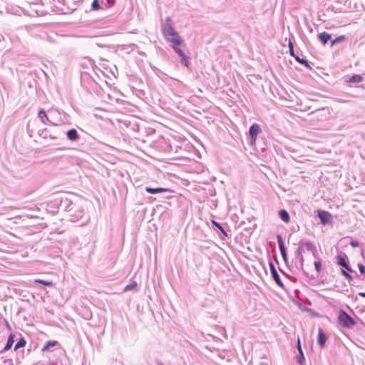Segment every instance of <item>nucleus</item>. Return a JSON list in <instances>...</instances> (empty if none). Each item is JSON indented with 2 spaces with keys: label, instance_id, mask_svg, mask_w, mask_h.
<instances>
[{
  "label": "nucleus",
  "instance_id": "nucleus-1",
  "mask_svg": "<svg viewBox=\"0 0 365 365\" xmlns=\"http://www.w3.org/2000/svg\"><path fill=\"white\" fill-rule=\"evenodd\" d=\"M162 31L166 41L171 43V45H182L183 43V40L175 30L170 17L165 18V24L162 26Z\"/></svg>",
  "mask_w": 365,
  "mask_h": 365
},
{
  "label": "nucleus",
  "instance_id": "nucleus-2",
  "mask_svg": "<svg viewBox=\"0 0 365 365\" xmlns=\"http://www.w3.org/2000/svg\"><path fill=\"white\" fill-rule=\"evenodd\" d=\"M339 324L344 328L351 329L356 324V321L344 310L341 309L338 315Z\"/></svg>",
  "mask_w": 365,
  "mask_h": 365
},
{
  "label": "nucleus",
  "instance_id": "nucleus-3",
  "mask_svg": "<svg viewBox=\"0 0 365 365\" xmlns=\"http://www.w3.org/2000/svg\"><path fill=\"white\" fill-rule=\"evenodd\" d=\"M75 207L76 204L68 198L61 199L58 205L59 209L68 212H72Z\"/></svg>",
  "mask_w": 365,
  "mask_h": 365
},
{
  "label": "nucleus",
  "instance_id": "nucleus-4",
  "mask_svg": "<svg viewBox=\"0 0 365 365\" xmlns=\"http://www.w3.org/2000/svg\"><path fill=\"white\" fill-rule=\"evenodd\" d=\"M262 133V129L257 123H253L249 129V135L250 136L251 143H255L257 135Z\"/></svg>",
  "mask_w": 365,
  "mask_h": 365
},
{
  "label": "nucleus",
  "instance_id": "nucleus-5",
  "mask_svg": "<svg viewBox=\"0 0 365 365\" xmlns=\"http://www.w3.org/2000/svg\"><path fill=\"white\" fill-rule=\"evenodd\" d=\"M317 216L319 218L320 222L323 225H326L331 222L332 216H331V213H329L328 211L318 210Z\"/></svg>",
  "mask_w": 365,
  "mask_h": 365
},
{
  "label": "nucleus",
  "instance_id": "nucleus-6",
  "mask_svg": "<svg viewBox=\"0 0 365 365\" xmlns=\"http://www.w3.org/2000/svg\"><path fill=\"white\" fill-rule=\"evenodd\" d=\"M277 241L278 247H279L281 255L283 258V260L284 261V262L287 263L288 258H287V250L284 246L283 238L280 235H277Z\"/></svg>",
  "mask_w": 365,
  "mask_h": 365
},
{
  "label": "nucleus",
  "instance_id": "nucleus-7",
  "mask_svg": "<svg viewBox=\"0 0 365 365\" xmlns=\"http://www.w3.org/2000/svg\"><path fill=\"white\" fill-rule=\"evenodd\" d=\"M269 265L272 277L273 279L274 280V282H276V284L278 286H279L280 287L284 288V285L282 281L281 280L280 277H279V274L277 273V271L274 264L272 262H270L269 263Z\"/></svg>",
  "mask_w": 365,
  "mask_h": 365
},
{
  "label": "nucleus",
  "instance_id": "nucleus-8",
  "mask_svg": "<svg viewBox=\"0 0 365 365\" xmlns=\"http://www.w3.org/2000/svg\"><path fill=\"white\" fill-rule=\"evenodd\" d=\"M83 210L76 205V207L71 212L72 221H77L83 216Z\"/></svg>",
  "mask_w": 365,
  "mask_h": 365
},
{
  "label": "nucleus",
  "instance_id": "nucleus-9",
  "mask_svg": "<svg viewBox=\"0 0 365 365\" xmlns=\"http://www.w3.org/2000/svg\"><path fill=\"white\" fill-rule=\"evenodd\" d=\"M38 117L41 119V122L46 125H56L52 122L48 115L46 114L43 109H40L38 113Z\"/></svg>",
  "mask_w": 365,
  "mask_h": 365
},
{
  "label": "nucleus",
  "instance_id": "nucleus-10",
  "mask_svg": "<svg viewBox=\"0 0 365 365\" xmlns=\"http://www.w3.org/2000/svg\"><path fill=\"white\" fill-rule=\"evenodd\" d=\"M145 190L148 192V193H150V194H158V193H163V192H172V190H170V189H167V188H163V187H155V188H153V187H148V186H146L145 187Z\"/></svg>",
  "mask_w": 365,
  "mask_h": 365
},
{
  "label": "nucleus",
  "instance_id": "nucleus-11",
  "mask_svg": "<svg viewBox=\"0 0 365 365\" xmlns=\"http://www.w3.org/2000/svg\"><path fill=\"white\" fill-rule=\"evenodd\" d=\"M327 340V336L325 332L322 330V329L319 328L317 337V343L321 348L324 347Z\"/></svg>",
  "mask_w": 365,
  "mask_h": 365
},
{
  "label": "nucleus",
  "instance_id": "nucleus-12",
  "mask_svg": "<svg viewBox=\"0 0 365 365\" xmlns=\"http://www.w3.org/2000/svg\"><path fill=\"white\" fill-rule=\"evenodd\" d=\"M66 137L71 141H77L80 139V135L75 128H71L66 132Z\"/></svg>",
  "mask_w": 365,
  "mask_h": 365
},
{
  "label": "nucleus",
  "instance_id": "nucleus-13",
  "mask_svg": "<svg viewBox=\"0 0 365 365\" xmlns=\"http://www.w3.org/2000/svg\"><path fill=\"white\" fill-rule=\"evenodd\" d=\"M304 262V257H299V258L295 257V259L292 261V262L294 263L295 269L298 271L303 272V273L305 275H307V273L304 271V267H303Z\"/></svg>",
  "mask_w": 365,
  "mask_h": 365
},
{
  "label": "nucleus",
  "instance_id": "nucleus-14",
  "mask_svg": "<svg viewBox=\"0 0 365 365\" xmlns=\"http://www.w3.org/2000/svg\"><path fill=\"white\" fill-rule=\"evenodd\" d=\"M331 34L324 31L318 35V38L323 45H326L331 39Z\"/></svg>",
  "mask_w": 365,
  "mask_h": 365
},
{
  "label": "nucleus",
  "instance_id": "nucleus-15",
  "mask_svg": "<svg viewBox=\"0 0 365 365\" xmlns=\"http://www.w3.org/2000/svg\"><path fill=\"white\" fill-rule=\"evenodd\" d=\"M301 245V247H305L307 251H310L312 252V254H314L317 252V247L314 246V245L311 242H300L299 243Z\"/></svg>",
  "mask_w": 365,
  "mask_h": 365
},
{
  "label": "nucleus",
  "instance_id": "nucleus-16",
  "mask_svg": "<svg viewBox=\"0 0 365 365\" xmlns=\"http://www.w3.org/2000/svg\"><path fill=\"white\" fill-rule=\"evenodd\" d=\"M58 344V342L55 340L48 341L43 346L41 351L43 352L51 351V348L55 347Z\"/></svg>",
  "mask_w": 365,
  "mask_h": 365
},
{
  "label": "nucleus",
  "instance_id": "nucleus-17",
  "mask_svg": "<svg viewBox=\"0 0 365 365\" xmlns=\"http://www.w3.org/2000/svg\"><path fill=\"white\" fill-rule=\"evenodd\" d=\"M336 263L338 265L346 264V262L348 261L347 255L341 252L336 257Z\"/></svg>",
  "mask_w": 365,
  "mask_h": 365
},
{
  "label": "nucleus",
  "instance_id": "nucleus-18",
  "mask_svg": "<svg viewBox=\"0 0 365 365\" xmlns=\"http://www.w3.org/2000/svg\"><path fill=\"white\" fill-rule=\"evenodd\" d=\"M14 342V335L13 334H11L8 337L7 342H6L5 346L4 347L2 351H0V353H3L4 351L9 350L11 348Z\"/></svg>",
  "mask_w": 365,
  "mask_h": 365
},
{
  "label": "nucleus",
  "instance_id": "nucleus-19",
  "mask_svg": "<svg viewBox=\"0 0 365 365\" xmlns=\"http://www.w3.org/2000/svg\"><path fill=\"white\" fill-rule=\"evenodd\" d=\"M279 216L280 219L285 223H288L290 221L289 214L286 210H280L279 211Z\"/></svg>",
  "mask_w": 365,
  "mask_h": 365
},
{
  "label": "nucleus",
  "instance_id": "nucleus-20",
  "mask_svg": "<svg viewBox=\"0 0 365 365\" xmlns=\"http://www.w3.org/2000/svg\"><path fill=\"white\" fill-rule=\"evenodd\" d=\"M363 79L364 78L361 75L354 74L349 77L348 80L346 79V81L349 83H356L363 81Z\"/></svg>",
  "mask_w": 365,
  "mask_h": 365
},
{
  "label": "nucleus",
  "instance_id": "nucleus-21",
  "mask_svg": "<svg viewBox=\"0 0 365 365\" xmlns=\"http://www.w3.org/2000/svg\"><path fill=\"white\" fill-rule=\"evenodd\" d=\"M115 3V0H101L103 9H108L113 6Z\"/></svg>",
  "mask_w": 365,
  "mask_h": 365
},
{
  "label": "nucleus",
  "instance_id": "nucleus-22",
  "mask_svg": "<svg viewBox=\"0 0 365 365\" xmlns=\"http://www.w3.org/2000/svg\"><path fill=\"white\" fill-rule=\"evenodd\" d=\"M180 57V63L187 68H189L190 66V58L187 56L185 53L182 56Z\"/></svg>",
  "mask_w": 365,
  "mask_h": 365
},
{
  "label": "nucleus",
  "instance_id": "nucleus-23",
  "mask_svg": "<svg viewBox=\"0 0 365 365\" xmlns=\"http://www.w3.org/2000/svg\"><path fill=\"white\" fill-rule=\"evenodd\" d=\"M26 341L24 337H21L17 343L14 346V351H16L19 348L24 347L26 346Z\"/></svg>",
  "mask_w": 365,
  "mask_h": 365
},
{
  "label": "nucleus",
  "instance_id": "nucleus-24",
  "mask_svg": "<svg viewBox=\"0 0 365 365\" xmlns=\"http://www.w3.org/2000/svg\"><path fill=\"white\" fill-rule=\"evenodd\" d=\"M294 59L302 65L305 66L307 68H311L309 62L305 58H302L299 56H294Z\"/></svg>",
  "mask_w": 365,
  "mask_h": 365
},
{
  "label": "nucleus",
  "instance_id": "nucleus-25",
  "mask_svg": "<svg viewBox=\"0 0 365 365\" xmlns=\"http://www.w3.org/2000/svg\"><path fill=\"white\" fill-rule=\"evenodd\" d=\"M346 40V37L344 35L339 36L336 38H335L334 40L331 42V46H334L337 43H340Z\"/></svg>",
  "mask_w": 365,
  "mask_h": 365
},
{
  "label": "nucleus",
  "instance_id": "nucleus-26",
  "mask_svg": "<svg viewBox=\"0 0 365 365\" xmlns=\"http://www.w3.org/2000/svg\"><path fill=\"white\" fill-rule=\"evenodd\" d=\"M101 4V0H93L91 4V8L93 11L99 10L101 9H103Z\"/></svg>",
  "mask_w": 365,
  "mask_h": 365
},
{
  "label": "nucleus",
  "instance_id": "nucleus-27",
  "mask_svg": "<svg viewBox=\"0 0 365 365\" xmlns=\"http://www.w3.org/2000/svg\"><path fill=\"white\" fill-rule=\"evenodd\" d=\"M212 223L222 232V234L224 236L227 237V232H226V230L224 229L221 224L216 221H212Z\"/></svg>",
  "mask_w": 365,
  "mask_h": 365
},
{
  "label": "nucleus",
  "instance_id": "nucleus-28",
  "mask_svg": "<svg viewBox=\"0 0 365 365\" xmlns=\"http://www.w3.org/2000/svg\"><path fill=\"white\" fill-rule=\"evenodd\" d=\"M180 45H171V48L174 50V51L178 54L179 56H182L185 53L179 47Z\"/></svg>",
  "mask_w": 365,
  "mask_h": 365
},
{
  "label": "nucleus",
  "instance_id": "nucleus-29",
  "mask_svg": "<svg viewBox=\"0 0 365 365\" xmlns=\"http://www.w3.org/2000/svg\"><path fill=\"white\" fill-rule=\"evenodd\" d=\"M297 359L301 365L304 362L305 358L302 350L299 351V353L297 354Z\"/></svg>",
  "mask_w": 365,
  "mask_h": 365
},
{
  "label": "nucleus",
  "instance_id": "nucleus-30",
  "mask_svg": "<svg viewBox=\"0 0 365 365\" xmlns=\"http://www.w3.org/2000/svg\"><path fill=\"white\" fill-rule=\"evenodd\" d=\"M35 283L41 284L46 287H52L53 285V284L51 281H47V280H43V279H36Z\"/></svg>",
  "mask_w": 365,
  "mask_h": 365
},
{
  "label": "nucleus",
  "instance_id": "nucleus-31",
  "mask_svg": "<svg viewBox=\"0 0 365 365\" xmlns=\"http://www.w3.org/2000/svg\"><path fill=\"white\" fill-rule=\"evenodd\" d=\"M303 247H301V245L299 244V248L297 250L296 252H295V255H296V257L297 258H299V257H303V252H304V250L302 249Z\"/></svg>",
  "mask_w": 365,
  "mask_h": 365
},
{
  "label": "nucleus",
  "instance_id": "nucleus-32",
  "mask_svg": "<svg viewBox=\"0 0 365 365\" xmlns=\"http://www.w3.org/2000/svg\"><path fill=\"white\" fill-rule=\"evenodd\" d=\"M314 267H315V269H316L317 274H319L322 270V263H321L320 260L315 261L314 262Z\"/></svg>",
  "mask_w": 365,
  "mask_h": 365
},
{
  "label": "nucleus",
  "instance_id": "nucleus-33",
  "mask_svg": "<svg viewBox=\"0 0 365 365\" xmlns=\"http://www.w3.org/2000/svg\"><path fill=\"white\" fill-rule=\"evenodd\" d=\"M340 266H341V267H344V268H345L348 272H354V273H355V274H356V277H359V275H358L357 272H356L355 271H354V270L351 269V267L349 266V262H348V261L346 262V264H341V265H340Z\"/></svg>",
  "mask_w": 365,
  "mask_h": 365
},
{
  "label": "nucleus",
  "instance_id": "nucleus-34",
  "mask_svg": "<svg viewBox=\"0 0 365 365\" xmlns=\"http://www.w3.org/2000/svg\"><path fill=\"white\" fill-rule=\"evenodd\" d=\"M340 266H341V267H344V268H345L348 272H354V273H355V274H356V277H359V275H358L357 272H356L355 271H354V270L351 269V267L349 266V262H348V261L346 262V264H341V265H340Z\"/></svg>",
  "mask_w": 365,
  "mask_h": 365
},
{
  "label": "nucleus",
  "instance_id": "nucleus-35",
  "mask_svg": "<svg viewBox=\"0 0 365 365\" xmlns=\"http://www.w3.org/2000/svg\"><path fill=\"white\" fill-rule=\"evenodd\" d=\"M137 287V283L135 282H133L132 283L128 284L127 286H125V287L124 288V291L126 292V291H130L133 289H134L135 287Z\"/></svg>",
  "mask_w": 365,
  "mask_h": 365
},
{
  "label": "nucleus",
  "instance_id": "nucleus-36",
  "mask_svg": "<svg viewBox=\"0 0 365 365\" xmlns=\"http://www.w3.org/2000/svg\"><path fill=\"white\" fill-rule=\"evenodd\" d=\"M341 272L342 275L344 276L347 279L353 280V277L345 269H341Z\"/></svg>",
  "mask_w": 365,
  "mask_h": 365
},
{
  "label": "nucleus",
  "instance_id": "nucleus-37",
  "mask_svg": "<svg viewBox=\"0 0 365 365\" xmlns=\"http://www.w3.org/2000/svg\"><path fill=\"white\" fill-rule=\"evenodd\" d=\"M38 135L43 138H46L48 137V129L44 128V129L40 130L38 131Z\"/></svg>",
  "mask_w": 365,
  "mask_h": 365
},
{
  "label": "nucleus",
  "instance_id": "nucleus-38",
  "mask_svg": "<svg viewBox=\"0 0 365 365\" xmlns=\"http://www.w3.org/2000/svg\"><path fill=\"white\" fill-rule=\"evenodd\" d=\"M357 266L360 273L365 276V266L361 263H359Z\"/></svg>",
  "mask_w": 365,
  "mask_h": 365
},
{
  "label": "nucleus",
  "instance_id": "nucleus-39",
  "mask_svg": "<svg viewBox=\"0 0 365 365\" xmlns=\"http://www.w3.org/2000/svg\"><path fill=\"white\" fill-rule=\"evenodd\" d=\"M350 245L354 248L358 247H359V242L356 240H351L350 242Z\"/></svg>",
  "mask_w": 365,
  "mask_h": 365
},
{
  "label": "nucleus",
  "instance_id": "nucleus-40",
  "mask_svg": "<svg viewBox=\"0 0 365 365\" xmlns=\"http://www.w3.org/2000/svg\"><path fill=\"white\" fill-rule=\"evenodd\" d=\"M297 349H298V351L300 350H302L299 339H298V340H297Z\"/></svg>",
  "mask_w": 365,
  "mask_h": 365
},
{
  "label": "nucleus",
  "instance_id": "nucleus-41",
  "mask_svg": "<svg viewBox=\"0 0 365 365\" xmlns=\"http://www.w3.org/2000/svg\"><path fill=\"white\" fill-rule=\"evenodd\" d=\"M289 53L292 56H293L294 58V56H297L295 54H294V48H292V49H289Z\"/></svg>",
  "mask_w": 365,
  "mask_h": 365
},
{
  "label": "nucleus",
  "instance_id": "nucleus-42",
  "mask_svg": "<svg viewBox=\"0 0 365 365\" xmlns=\"http://www.w3.org/2000/svg\"><path fill=\"white\" fill-rule=\"evenodd\" d=\"M289 49L294 48V45H293V43H292V42L291 41L290 39H289Z\"/></svg>",
  "mask_w": 365,
  "mask_h": 365
},
{
  "label": "nucleus",
  "instance_id": "nucleus-43",
  "mask_svg": "<svg viewBox=\"0 0 365 365\" xmlns=\"http://www.w3.org/2000/svg\"><path fill=\"white\" fill-rule=\"evenodd\" d=\"M313 256H314V257L315 259H319V256H318V253H317V252L316 253L313 254Z\"/></svg>",
  "mask_w": 365,
  "mask_h": 365
},
{
  "label": "nucleus",
  "instance_id": "nucleus-44",
  "mask_svg": "<svg viewBox=\"0 0 365 365\" xmlns=\"http://www.w3.org/2000/svg\"><path fill=\"white\" fill-rule=\"evenodd\" d=\"M359 295H360L362 297H365V292L359 293Z\"/></svg>",
  "mask_w": 365,
  "mask_h": 365
},
{
  "label": "nucleus",
  "instance_id": "nucleus-45",
  "mask_svg": "<svg viewBox=\"0 0 365 365\" xmlns=\"http://www.w3.org/2000/svg\"><path fill=\"white\" fill-rule=\"evenodd\" d=\"M9 361L10 365H14V363L11 359H9Z\"/></svg>",
  "mask_w": 365,
  "mask_h": 365
},
{
  "label": "nucleus",
  "instance_id": "nucleus-46",
  "mask_svg": "<svg viewBox=\"0 0 365 365\" xmlns=\"http://www.w3.org/2000/svg\"><path fill=\"white\" fill-rule=\"evenodd\" d=\"M158 365H164L161 361L158 362Z\"/></svg>",
  "mask_w": 365,
  "mask_h": 365
},
{
  "label": "nucleus",
  "instance_id": "nucleus-47",
  "mask_svg": "<svg viewBox=\"0 0 365 365\" xmlns=\"http://www.w3.org/2000/svg\"><path fill=\"white\" fill-rule=\"evenodd\" d=\"M6 323L7 327H8L9 328H10V326H9V322H6Z\"/></svg>",
  "mask_w": 365,
  "mask_h": 365
},
{
  "label": "nucleus",
  "instance_id": "nucleus-48",
  "mask_svg": "<svg viewBox=\"0 0 365 365\" xmlns=\"http://www.w3.org/2000/svg\"><path fill=\"white\" fill-rule=\"evenodd\" d=\"M279 270L282 272V274H286V275H287V274H286L284 272L282 271V269H279Z\"/></svg>",
  "mask_w": 365,
  "mask_h": 365
},
{
  "label": "nucleus",
  "instance_id": "nucleus-49",
  "mask_svg": "<svg viewBox=\"0 0 365 365\" xmlns=\"http://www.w3.org/2000/svg\"><path fill=\"white\" fill-rule=\"evenodd\" d=\"M50 138H51V139H55V138H56L55 137H53V136H51V135H50Z\"/></svg>",
  "mask_w": 365,
  "mask_h": 365
}]
</instances>
